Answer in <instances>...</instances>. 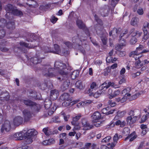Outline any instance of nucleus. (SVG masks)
Masks as SVG:
<instances>
[{
	"label": "nucleus",
	"instance_id": "nucleus-4",
	"mask_svg": "<svg viewBox=\"0 0 149 149\" xmlns=\"http://www.w3.org/2000/svg\"><path fill=\"white\" fill-rule=\"evenodd\" d=\"M130 32L132 37L130 41V43L132 45L134 44L137 40V39L135 37L136 36L138 38L140 37L142 33V32L135 30L134 28L132 29Z\"/></svg>",
	"mask_w": 149,
	"mask_h": 149
},
{
	"label": "nucleus",
	"instance_id": "nucleus-9",
	"mask_svg": "<svg viewBox=\"0 0 149 149\" xmlns=\"http://www.w3.org/2000/svg\"><path fill=\"white\" fill-rule=\"evenodd\" d=\"M101 117V113L98 111H96L93 113L91 116V118L93 120L92 122L100 120Z\"/></svg>",
	"mask_w": 149,
	"mask_h": 149
},
{
	"label": "nucleus",
	"instance_id": "nucleus-12",
	"mask_svg": "<svg viewBox=\"0 0 149 149\" xmlns=\"http://www.w3.org/2000/svg\"><path fill=\"white\" fill-rule=\"evenodd\" d=\"M5 8L7 12V13L6 15V17L8 18V16L10 15V13H12V10L14 9V8L12 5L8 4L6 5Z\"/></svg>",
	"mask_w": 149,
	"mask_h": 149
},
{
	"label": "nucleus",
	"instance_id": "nucleus-22",
	"mask_svg": "<svg viewBox=\"0 0 149 149\" xmlns=\"http://www.w3.org/2000/svg\"><path fill=\"white\" fill-rule=\"evenodd\" d=\"M11 13L15 15L20 17L23 15L22 12L15 8L12 10Z\"/></svg>",
	"mask_w": 149,
	"mask_h": 149
},
{
	"label": "nucleus",
	"instance_id": "nucleus-41",
	"mask_svg": "<svg viewBox=\"0 0 149 149\" xmlns=\"http://www.w3.org/2000/svg\"><path fill=\"white\" fill-rule=\"evenodd\" d=\"M71 101V100H65V101L63 103L62 105L65 107L69 106L70 105L71 103H72Z\"/></svg>",
	"mask_w": 149,
	"mask_h": 149
},
{
	"label": "nucleus",
	"instance_id": "nucleus-1",
	"mask_svg": "<svg viewBox=\"0 0 149 149\" xmlns=\"http://www.w3.org/2000/svg\"><path fill=\"white\" fill-rule=\"evenodd\" d=\"M55 68H49V65L44 67L43 74L46 77H54L57 75L56 70L58 71L60 75L57 79L60 81H64L61 85V89L62 91H64L68 89L70 84V81L68 79L69 72L67 71V65L61 60L55 61L54 64Z\"/></svg>",
	"mask_w": 149,
	"mask_h": 149
},
{
	"label": "nucleus",
	"instance_id": "nucleus-45",
	"mask_svg": "<svg viewBox=\"0 0 149 149\" xmlns=\"http://www.w3.org/2000/svg\"><path fill=\"white\" fill-rule=\"evenodd\" d=\"M137 19L136 17H134L132 18L131 20V25L134 26L137 24Z\"/></svg>",
	"mask_w": 149,
	"mask_h": 149
},
{
	"label": "nucleus",
	"instance_id": "nucleus-18",
	"mask_svg": "<svg viewBox=\"0 0 149 149\" xmlns=\"http://www.w3.org/2000/svg\"><path fill=\"white\" fill-rule=\"evenodd\" d=\"M81 117V114H79L73 118L71 122L72 124L74 125H78V123L77 121Z\"/></svg>",
	"mask_w": 149,
	"mask_h": 149
},
{
	"label": "nucleus",
	"instance_id": "nucleus-34",
	"mask_svg": "<svg viewBox=\"0 0 149 149\" xmlns=\"http://www.w3.org/2000/svg\"><path fill=\"white\" fill-rule=\"evenodd\" d=\"M102 93V92H101V91H99L96 92L94 94L93 93H91L89 95L90 96L93 95L94 97L97 98L100 96Z\"/></svg>",
	"mask_w": 149,
	"mask_h": 149
},
{
	"label": "nucleus",
	"instance_id": "nucleus-31",
	"mask_svg": "<svg viewBox=\"0 0 149 149\" xmlns=\"http://www.w3.org/2000/svg\"><path fill=\"white\" fill-rule=\"evenodd\" d=\"M45 134L47 136L52 134V132L49 129L48 127L44 128L42 130Z\"/></svg>",
	"mask_w": 149,
	"mask_h": 149
},
{
	"label": "nucleus",
	"instance_id": "nucleus-38",
	"mask_svg": "<svg viewBox=\"0 0 149 149\" xmlns=\"http://www.w3.org/2000/svg\"><path fill=\"white\" fill-rule=\"evenodd\" d=\"M126 111L125 110L123 111H118L117 113V115L120 118L123 117L126 113Z\"/></svg>",
	"mask_w": 149,
	"mask_h": 149
},
{
	"label": "nucleus",
	"instance_id": "nucleus-15",
	"mask_svg": "<svg viewBox=\"0 0 149 149\" xmlns=\"http://www.w3.org/2000/svg\"><path fill=\"white\" fill-rule=\"evenodd\" d=\"M37 134V132L34 129H31L28 130L26 132V136L33 137Z\"/></svg>",
	"mask_w": 149,
	"mask_h": 149
},
{
	"label": "nucleus",
	"instance_id": "nucleus-46",
	"mask_svg": "<svg viewBox=\"0 0 149 149\" xmlns=\"http://www.w3.org/2000/svg\"><path fill=\"white\" fill-rule=\"evenodd\" d=\"M93 125L97 127H100L102 124V122L100 121H95V122H92Z\"/></svg>",
	"mask_w": 149,
	"mask_h": 149
},
{
	"label": "nucleus",
	"instance_id": "nucleus-50",
	"mask_svg": "<svg viewBox=\"0 0 149 149\" xmlns=\"http://www.w3.org/2000/svg\"><path fill=\"white\" fill-rule=\"evenodd\" d=\"M149 116V113H148V114H146V115H143L141 118V122H144L147 119L148 117Z\"/></svg>",
	"mask_w": 149,
	"mask_h": 149
},
{
	"label": "nucleus",
	"instance_id": "nucleus-59",
	"mask_svg": "<svg viewBox=\"0 0 149 149\" xmlns=\"http://www.w3.org/2000/svg\"><path fill=\"white\" fill-rule=\"evenodd\" d=\"M113 139L114 141V143L115 142L116 143L118 141V140L119 139L118 138V134H116L114 136Z\"/></svg>",
	"mask_w": 149,
	"mask_h": 149
},
{
	"label": "nucleus",
	"instance_id": "nucleus-2",
	"mask_svg": "<svg viewBox=\"0 0 149 149\" xmlns=\"http://www.w3.org/2000/svg\"><path fill=\"white\" fill-rule=\"evenodd\" d=\"M144 48V47L141 45H139V46L136 48L135 51L131 52L129 54V56L131 58H132L135 60H136L141 58L142 56L141 55V52L139 51L141 50Z\"/></svg>",
	"mask_w": 149,
	"mask_h": 149
},
{
	"label": "nucleus",
	"instance_id": "nucleus-5",
	"mask_svg": "<svg viewBox=\"0 0 149 149\" xmlns=\"http://www.w3.org/2000/svg\"><path fill=\"white\" fill-rule=\"evenodd\" d=\"M42 51L37 52L36 53V57H34L31 58L30 61L33 63L36 64L41 62L42 59L43 58L41 56L43 55L44 53H45L42 50Z\"/></svg>",
	"mask_w": 149,
	"mask_h": 149
},
{
	"label": "nucleus",
	"instance_id": "nucleus-20",
	"mask_svg": "<svg viewBox=\"0 0 149 149\" xmlns=\"http://www.w3.org/2000/svg\"><path fill=\"white\" fill-rule=\"evenodd\" d=\"M58 91L56 89L52 91L51 92L50 98L52 99H56L58 96Z\"/></svg>",
	"mask_w": 149,
	"mask_h": 149
},
{
	"label": "nucleus",
	"instance_id": "nucleus-42",
	"mask_svg": "<svg viewBox=\"0 0 149 149\" xmlns=\"http://www.w3.org/2000/svg\"><path fill=\"white\" fill-rule=\"evenodd\" d=\"M6 34L5 31L2 28L0 29V39L3 38Z\"/></svg>",
	"mask_w": 149,
	"mask_h": 149
},
{
	"label": "nucleus",
	"instance_id": "nucleus-7",
	"mask_svg": "<svg viewBox=\"0 0 149 149\" xmlns=\"http://www.w3.org/2000/svg\"><path fill=\"white\" fill-rule=\"evenodd\" d=\"M11 128L10 121L8 120H6L2 126L1 129V132L3 133L4 130L6 132H8L10 130Z\"/></svg>",
	"mask_w": 149,
	"mask_h": 149
},
{
	"label": "nucleus",
	"instance_id": "nucleus-29",
	"mask_svg": "<svg viewBox=\"0 0 149 149\" xmlns=\"http://www.w3.org/2000/svg\"><path fill=\"white\" fill-rule=\"evenodd\" d=\"M75 87L77 88L80 90L83 89L84 86L83 85L81 81L79 80L77 81L75 84Z\"/></svg>",
	"mask_w": 149,
	"mask_h": 149
},
{
	"label": "nucleus",
	"instance_id": "nucleus-28",
	"mask_svg": "<svg viewBox=\"0 0 149 149\" xmlns=\"http://www.w3.org/2000/svg\"><path fill=\"white\" fill-rule=\"evenodd\" d=\"M61 98L63 100H71L69 94L67 93H64L62 94L61 97Z\"/></svg>",
	"mask_w": 149,
	"mask_h": 149
},
{
	"label": "nucleus",
	"instance_id": "nucleus-13",
	"mask_svg": "<svg viewBox=\"0 0 149 149\" xmlns=\"http://www.w3.org/2000/svg\"><path fill=\"white\" fill-rule=\"evenodd\" d=\"M23 118L20 116L15 117L13 120L14 124L15 125L18 126L22 123Z\"/></svg>",
	"mask_w": 149,
	"mask_h": 149
},
{
	"label": "nucleus",
	"instance_id": "nucleus-17",
	"mask_svg": "<svg viewBox=\"0 0 149 149\" xmlns=\"http://www.w3.org/2000/svg\"><path fill=\"white\" fill-rule=\"evenodd\" d=\"M81 123L82 125L84 127H87V129H92L93 127V126L92 125H90L89 123H87L86 120L83 118L81 119Z\"/></svg>",
	"mask_w": 149,
	"mask_h": 149
},
{
	"label": "nucleus",
	"instance_id": "nucleus-19",
	"mask_svg": "<svg viewBox=\"0 0 149 149\" xmlns=\"http://www.w3.org/2000/svg\"><path fill=\"white\" fill-rule=\"evenodd\" d=\"M98 88V86L95 82H93L91 84L90 88L87 91L88 93H90L93 91L94 90H95Z\"/></svg>",
	"mask_w": 149,
	"mask_h": 149
},
{
	"label": "nucleus",
	"instance_id": "nucleus-55",
	"mask_svg": "<svg viewBox=\"0 0 149 149\" xmlns=\"http://www.w3.org/2000/svg\"><path fill=\"white\" fill-rule=\"evenodd\" d=\"M110 82H109L108 84L106 82H105L103 83L102 85L103 86H104L105 87V89H106L108 88L110 86V85H109V83Z\"/></svg>",
	"mask_w": 149,
	"mask_h": 149
},
{
	"label": "nucleus",
	"instance_id": "nucleus-53",
	"mask_svg": "<svg viewBox=\"0 0 149 149\" xmlns=\"http://www.w3.org/2000/svg\"><path fill=\"white\" fill-rule=\"evenodd\" d=\"M140 117V116H134L132 118V123H135L137 119V118H139Z\"/></svg>",
	"mask_w": 149,
	"mask_h": 149
},
{
	"label": "nucleus",
	"instance_id": "nucleus-3",
	"mask_svg": "<svg viewBox=\"0 0 149 149\" xmlns=\"http://www.w3.org/2000/svg\"><path fill=\"white\" fill-rule=\"evenodd\" d=\"M130 133V129L127 127H126L124 128L123 132V135L124 136H128L125 138V141H126L129 139L130 141H134L137 137V135L135 134L134 132L129 135Z\"/></svg>",
	"mask_w": 149,
	"mask_h": 149
},
{
	"label": "nucleus",
	"instance_id": "nucleus-6",
	"mask_svg": "<svg viewBox=\"0 0 149 149\" xmlns=\"http://www.w3.org/2000/svg\"><path fill=\"white\" fill-rule=\"evenodd\" d=\"M54 50H52L51 49L47 47H45L42 48V50L45 53L49 52H52L56 54H61V50L58 45L57 44H55L54 45Z\"/></svg>",
	"mask_w": 149,
	"mask_h": 149
},
{
	"label": "nucleus",
	"instance_id": "nucleus-49",
	"mask_svg": "<svg viewBox=\"0 0 149 149\" xmlns=\"http://www.w3.org/2000/svg\"><path fill=\"white\" fill-rule=\"evenodd\" d=\"M58 19L57 18L55 17L54 15H52L51 17L50 21L52 23L54 24L56 22Z\"/></svg>",
	"mask_w": 149,
	"mask_h": 149
},
{
	"label": "nucleus",
	"instance_id": "nucleus-32",
	"mask_svg": "<svg viewBox=\"0 0 149 149\" xmlns=\"http://www.w3.org/2000/svg\"><path fill=\"white\" fill-rule=\"evenodd\" d=\"M120 30L121 29L120 28H119L117 29L116 28H114L113 30L110 32L109 33V35L110 36H111L113 33V34L115 33H116L117 34L119 33L120 31Z\"/></svg>",
	"mask_w": 149,
	"mask_h": 149
},
{
	"label": "nucleus",
	"instance_id": "nucleus-39",
	"mask_svg": "<svg viewBox=\"0 0 149 149\" xmlns=\"http://www.w3.org/2000/svg\"><path fill=\"white\" fill-rule=\"evenodd\" d=\"M79 74V72L77 71H73L71 74V77L73 79H74Z\"/></svg>",
	"mask_w": 149,
	"mask_h": 149
},
{
	"label": "nucleus",
	"instance_id": "nucleus-11",
	"mask_svg": "<svg viewBox=\"0 0 149 149\" xmlns=\"http://www.w3.org/2000/svg\"><path fill=\"white\" fill-rule=\"evenodd\" d=\"M147 23H144L143 24L142 29L143 31L144 36L143 38V39L146 40L148 39L149 37V34L148 30L146 29V27L147 25Z\"/></svg>",
	"mask_w": 149,
	"mask_h": 149
},
{
	"label": "nucleus",
	"instance_id": "nucleus-35",
	"mask_svg": "<svg viewBox=\"0 0 149 149\" xmlns=\"http://www.w3.org/2000/svg\"><path fill=\"white\" fill-rule=\"evenodd\" d=\"M120 91L119 90H117L115 91L109 97L110 99H111L113 97H115L117 95H118L120 93Z\"/></svg>",
	"mask_w": 149,
	"mask_h": 149
},
{
	"label": "nucleus",
	"instance_id": "nucleus-16",
	"mask_svg": "<svg viewBox=\"0 0 149 149\" xmlns=\"http://www.w3.org/2000/svg\"><path fill=\"white\" fill-rule=\"evenodd\" d=\"M107 8V6H105L100 9V12L102 16L105 17L107 15L108 10Z\"/></svg>",
	"mask_w": 149,
	"mask_h": 149
},
{
	"label": "nucleus",
	"instance_id": "nucleus-37",
	"mask_svg": "<svg viewBox=\"0 0 149 149\" xmlns=\"http://www.w3.org/2000/svg\"><path fill=\"white\" fill-rule=\"evenodd\" d=\"M32 94L30 96V98L31 99H38L37 96V93L35 91H32L30 92Z\"/></svg>",
	"mask_w": 149,
	"mask_h": 149
},
{
	"label": "nucleus",
	"instance_id": "nucleus-64",
	"mask_svg": "<svg viewBox=\"0 0 149 149\" xmlns=\"http://www.w3.org/2000/svg\"><path fill=\"white\" fill-rule=\"evenodd\" d=\"M18 149H32V148L28 146H24L19 148Z\"/></svg>",
	"mask_w": 149,
	"mask_h": 149
},
{
	"label": "nucleus",
	"instance_id": "nucleus-10",
	"mask_svg": "<svg viewBox=\"0 0 149 149\" xmlns=\"http://www.w3.org/2000/svg\"><path fill=\"white\" fill-rule=\"evenodd\" d=\"M23 113L24 115L25 120L26 121L29 120L32 115L31 111L28 109H25L23 111Z\"/></svg>",
	"mask_w": 149,
	"mask_h": 149
},
{
	"label": "nucleus",
	"instance_id": "nucleus-40",
	"mask_svg": "<svg viewBox=\"0 0 149 149\" xmlns=\"http://www.w3.org/2000/svg\"><path fill=\"white\" fill-rule=\"evenodd\" d=\"M26 141L27 144H29L33 142V137H29L26 136Z\"/></svg>",
	"mask_w": 149,
	"mask_h": 149
},
{
	"label": "nucleus",
	"instance_id": "nucleus-58",
	"mask_svg": "<svg viewBox=\"0 0 149 149\" xmlns=\"http://www.w3.org/2000/svg\"><path fill=\"white\" fill-rule=\"evenodd\" d=\"M65 45L68 47L71 48L72 47V44L69 42H65Z\"/></svg>",
	"mask_w": 149,
	"mask_h": 149
},
{
	"label": "nucleus",
	"instance_id": "nucleus-60",
	"mask_svg": "<svg viewBox=\"0 0 149 149\" xmlns=\"http://www.w3.org/2000/svg\"><path fill=\"white\" fill-rule=\"evenodd\" d=\"M119 0H111V4L113 6H115Z\"/></svg>",
	"mask_w": 149,
	"mask_h": 149
},
{
	"label": "nucleus",
	"instance_id": "nucleus-63",
	"mask_svg": "<svg viewBox=\"0 0 149 149\" xmlns=\"http://www.w3.org/2000/svg\"><path fill=\"white\" fill-rule=\"evenodd\" d=\"M108 103L111 107H113L116 105V103L115 102H112L111 100L109 101Z\"/></svg>",
	"mask_w": 149,
	"mask_h": 149
},
{
	"label": "nucleus",
	"instance_id": "nucleus-21",
	"mask_svg": "<svg viewBox=\"0 0 149 149\" xmlns=\"http://www.w3.org/2000/svg\"><path fill=\"white\" fill-rule=\"evenodd\" d=\"M139 58L135 60L136 61L134 65L135 67L137 69H139L143 65V62L141 61Z\"/></svg>",
	"mask_w": 149,
	"mask_h": 149
},
{
	"label": "nucleus",
	"instance_id": "nucleus-48",
	"mask_svg": "<svg viewBox=\"0 0 149 149\" xmlns=\"http://www.w3.org/2000/svg\"><path fill=\"white\" fill-rule=\"evenodd\" d=\"M19 44L21 46H24L29 48H32V47H30L29 46V44L23 42H20Z\"/></svg>",
	"mask_w": 149,
	"mask_h": 149
},
{
	"label": "nucleus",
	"instance_id": "nucleus-8",
	"mask_svg": "<svg viewBox=\"0 0 149 149\" xmlns=\"http://www.w3.org/2000/svg\"><path fill=\"white\" fill-rule=\"evenodd\" d=\"M9 98L8 93L6 91H2L0 95V100L2 101H7Z\"/></svg>",
	"mask_w": 149,
	"mask_h": 149
},
{
	"label": "nucleus",
	"instance_id": "nucleus-24",
	"mask_svg": "<svg viewBox=\"0 0 149 149\" xmlns=\"http://www.w3.org/2000/svg\"><path fill=\"white\" fill-rule=\"evenodd\" d=\"M7 28L11 29H13L15 28V22L12 21H10L6 24Z\"/></svg>",
	"mask_w": 149,
	"mask_h": 149
},
{
	"label": "nucleus",
	"instance_id": "nucleus-57",
	"mask_svg": "<svg viewBox=\"0 0 149 149\" xmlns=\"http://www.w3.org/2000/svg\"><path fill=\"white\" fill-rule=\"evenodd\" d=\"M106 61L107 62L110 63L112 62L113 63L112 61V58L111 57V56H108L106 59Z\"/></svg>",
	"mask_w": 149,
	"mask_h": 149
},
{
	"label": "nucleus",
	"instance_id": "nucleus-43",
	"mask_svg": "<svg viewBox=\"0 0 149 149\" xmlns=\"http://www.w3.org/2000/svg\"><path fill=\"white\" fill-rule=\"evenodd\" d=\"M111 139V137L110 136H107L104 138L101 141L102 143H108L109 141Z\"/></svg>",
	"mask_w": 149,
	"mask_h": 149
},
{
	"label": "nucleus",
	"instance_id": "nucleus-44",
	"mask_svg": "<svg viewBox=\"0 0 149 149\" xmlns=\"http://www.w3.org/2000/svg\"><path fill=\"white\" fill-rule=\"evenodd\" d=\"M101 39L104 45H105L107 42V38L105 35L101 37Z\"/></svg>",
	"mask_w": 149,
	"mask_h": 149
},
{
	"label": "nucleus",
	"instance_id": "nucleus-33",
	"mask_svg": "<svg viewBox=\"0 0 149 149\" xmlns=\"http://www.w3.org/2000/svg\"><path fill=\"white\" fill-rule=\"evenodd\" d=\"M125 122L124 121H123L120 120H118L115 123V124L117 125H120V126L121 127H124L125 125Z\"/></svg>",
	"mask_w": 149,
	"mask_h": 149
},
{
	"label": "nucleus",
	"instance_id": "nucleus-36",
	"mask_svg": "<svg viewBox=\"0 0 149 149\" xmlns=\"http://www.w3.org/2000/svg\"><path fill=\"white\" fill-rule=\"evenodd\" d=\"M51 105V101L49 100H48V101H45L44 102V106L46 109H48L49 108Z\"/></svg>",
	"mask_w": 149,
	"mask_h": 149
},
{
	"label": "nucleus",
	"instance_id": "nucleus-61",
	"mask_svg": "<svg viewBox=\"0 0 149 149\" xmlns=\"http://www.w3.org/2000/svg\"><path fill=\"white\" fill-rule=\"evenodd\" d=\"M137 13L139 15H142L143 13V10L141 8H139L137 10Z\"/></svg>",
	"mask_w": 149,
	"mask_h": 149
},
{
	"label": "nucleus",
	"instance_id": "nucleus-23",
	"mask_svg": "<svg viewBox=\"0 0 149 149\" xmlns=\"http://www.w3.org/2000/svg\"><path fill=\"white\" fill-rule=\"evenodd\" d=\"M31 108L33 111L38 112L40 109V104L34 102V104L31 106Z\"/></svg>",
	"mask_w": 149,
	"mask_h": 149
},
{
	"label": "nucleus",
	"instance_id": "nucleus-62",
	"mask_svg": "<svg viewBox=\"0 0 149 149\" xmlns=\"http://www.w3.org/2000/svg\"><path fill=\"white\" fill-rule=\"evenodd\" d=\"M139 95L140 94L139 93H136L131 97V99L132 100H135L139 96Z\"/></svg>",
	"mask_w": 149,
	"mask_h": 149
},
{
	"label": "nucleus",
	"instance_id": "nucleus-47",
	"mask_svg": "<svg viewBox=\"0 0 149 149\" xmlns=\"http://www.w3.org/2000/svg\"><path fill=\"white\" fill-rule=\"evenodd\" d=\"M6 21L5 19H3L0 20V27H3L6 25Z\"/></svg>",
	"mask_w": 149,
	"mask_h": 149
},
{
	"label": "nucleus",
	"instance_id": "nucleus-25",
	"mask_svg": "<svg viewBox=\"0 0 149 149\" xmlns=\"http://www.w3.org/2000/svg\"><path fill=\"white\" fill-rule=\"evenodd\" d=\"M76 23L80 29H84L86 26L84 23L80 20L78 19L76 21Z\"/></svg>",
	"mask_w": 149,
	"mask_h": 149
},
{
	"label": "nucleus",
	"instance_id": "nucleus-51",
	"mask_svg": "<svg viewBox=\"0 0 149 149\" xmlns=\"http://www.w3.org/2000/svg\"><path fill=\"white\" fill-rule=\"evenodd\" d=\"M141 74V72H137L136 73H133L131 74V77L133 78H135L136 77L139 76Z\"/></svg>",
	"mask_w": 149,
	"mask_h": 149
},
{
	"label": "nucleus",
	"instance_id": "nucleus-14",
	"mask_svg": "<svg viewBox=\"0 0 149 149\" xmlns=\"http://www.w3.org/2000/svg\"><path fill=\"white\" fill-rule=\"evenodd\" d=\"M22 133L17 132L13 136V139L16 140H22L24 138Z\"/></svg>",
	"mask_w": 149,
	"mask_h": 149
},
{
	"label": "nucleus",
	"instance_id": "nucleus-30",
	"mask_svg": "<svg viewBox=\"0 0 149 149\" xmlns=\"http://www.w3.org/2000/svg\"><path fill=\"white\" fill-rule=\"evenodd\" d=\"M23 102L24 104L26 105L32 106V105L34 104V102L30 100H24L22 101Z\"/></svg>",
	"mask_w": 149,
	"mask_h": 149
},
{
	"label": "nucleus",
	"instance_id": "nucleus-27",
	"mask_svg": "<svg viewBox=\"0 0 149 149\" xmlns=\"http://www.w3.org/2000/svg\"><path fill=\"white\" fill-rule=\"evenodd\" d=\"M28 2L29 3H27L26 4L30 7L35 8L38 6L37 3L33 0L29 1Z\"/></svg>",
	"mask_w": 149,
	"mask_h": 149
},
{
	"label": "nucleus",
	"instance_id": "nucleus-54",
	"mask_svg": "<svg viewBox=\"0 0 149 149\" xmlns=\"http://www.w3.org/2000/svg\"><path fill=\"white\" fill-rule=\"evenodd\" d=\"M109 84V85H110V86H112L113 87L115 88H118L120 87L119 86H118V85H116L113 82H110Z\"/></svg>",
	"mask_w": 149,
	"mask_h": 149
},
{
	"label": "nucleus",
	"instance_id": "nucleus-26",
	"mask_svg": "<svg viewBox=\"0 0 149 149\" xmlns=\"http://www.w3.org/2000/svg\"><path fill=\"white\" fill-rule=\"evenodd\" d=\"M130 88H127L122 91L121 94L125 96H130L131 95L129 93L130 91Z\"/></svg>",
	"mask_w": 149,
	"mask_h": 149
},
{
	"label": "nucleus",
	"instance_id": "nucleus-52",
	"mask_svg": "<svg viewBox=\"0 0 149 149\" xmlns=\"http://www.w3.org/2000/svg\"><path fill=\"white\" fill-rule=\"evenodd\" d=\"M136 111L139 112V110H135V111L131 110L130 111L129 113V115L130 116H133L134 115V111Z\"/></svg>",
	"mask_w": 149,
	"mask_h": 149
},
{
	"label": "nucleus",
	"instance_id": "nucleus-56",
	"mask_svg": "<svg viewBox=\"0 0 149 149\" xmlns=\"http://www.w3.org/2000/svg\"><path fill=\"white\" fill-rule=\"evenodd\" d=\"M119 42L120 45L121 46H124L125 45V41L124 39H123L122 40L120 39L119 40Z\"/></svg>",
	"mask_w": 149,
	"mask_h": 149
}]
</instances>
